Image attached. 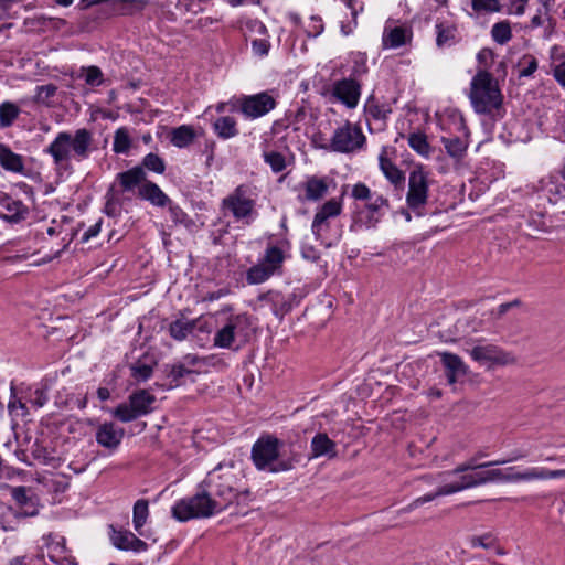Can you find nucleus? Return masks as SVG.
<instances>
[{"label":"nucleus","instance_id":"obj_1","mask_svg":"<svg viewBox=\"0 0 565 565\" xmlns=\"http://www.w3.org/2000/svg\"><path fill=\"white\" fill-rule=\"evenodd\" d=\"M95 149L93 132L79 128L74 134L60 131L44 149V153L52 157L56 171H68L72 169V160H86Z\"/></svg>","mask_w":565,"mask_h":565},{"label":"nucleus","instance_id":"obj_2","mask_svg":"<svg viewBox=\"0 0 565 565\" xmlns=\"http://www.w3.org/2000/svg\"><path fill=\"white\" fill-rule=\"evenodd\" d=\"M15 440L20 447L18 458L29 466L35 461L41 465H54V450L43 426H12Z\"/></svg>","mask_w":565,"mask_h":565},{"label":"nucleus","instance_id":"obj_3","mask_svg":"<svg viewBox=\"0 0 565 565\" xmlns=\"http://www.w3.org/2000/svg\"><path fill=\"white\" fill-rule=\"evenodd\" d=\"M469 98L477 114L502 116L503 95L498 81L486 70H479L470 82Z\"/></svg>","mask_w":565,"mask_h":565},{"label":"nucleus","instance_id":"obj_4","mask_svg":"<svg viewBox=\"0 0 565 565\" xmlns=\"http://www.w3.org/2000/svg\"><path fill=\"white\" fill-rule=\"evenodd\" d=\"M285 443L274 435L264 434L253 445L250 458L257 470L271 473L289 471L297 460L292 457L282 458L281 448Z\"/></svg>","mask_w":565,"mask_h":565},{"label":"nucleus","instance_id":"obj_5","mask_svg":"<svg viewBox=\"0 0 565 565\" xmlns=\"http://www.w3.org/2000/svg\"><path fill=\"white\" fill-rule=\"evenodd\" d=\"M257 199V186L252 183H242L222 200L221 207L227 210L235 221L250 224L256 214Z\"/></svg>","mask_w":565,"mask_h":565},{"label":"nucleus","instance_id":"obj_6","mask_svg":"<svg viewBox=\"0 0 565 565\" xmlns=\"http://www.w3.org/2000/svg\"><path fill=\"white\" fill-rule=\"evenodd\" d=\"M215 501L207 489L202 488L194 495L178 500L171 508L172 516L179 522L192 519H207L217 514Z\"/></svg>","mask_w":565,"mask_h":565},{"label":"nucleus","instance_id":"obj_7","mask_svg":"<svg viewBox=\"0 0 565 565\" xmlns=\"http://www.w3.org/2000/svg\"><path fill=\"white\" fill-rule=\"evenodd\" d=\"M488 483L487 481V472L482 469L472 470V472H467L460 476L459 481L445 483L439 486L435 491L424 494L422 497L413 500L408 505L401 510L402 513H408L418 507L433 501L434 499L452 494L465 489L479 487Z\"/></svg>","mask_w":565,"mask_h":565},{"label":"nucleus","instance_id":"obj_8","mask_svg":"<svg viewBox=\"0 0 565 565\" xmlns=\"http://www.w3.org/2000/svg\"><path fill=\"white\" fill-rule=\"evenodd\" d=\"M285 259L286 255L281 247L268 245L259 263L253 265L247 270V282L249 285H258L265 282L274 275H280Z\"/></svg>","mask_w":565,"mask_h":565},{"label":"nucleus","instance_id":"obj_9","mask_svg":"<svg viewBox=\"0 0 565 565\" xmlns=\"http://www.w3.org/2000/svg\"><path fill=\"white\" fill-rule=\"evenodd\" d=\"M366 137L362 129L349 120L338 126L331 138L329 149L338 153H354L365 147Z\"/></svg>","mask_w":565,"mask_h":565},{"label":"nucleus","instance_id":"obj_10","mask_svg":"<svg viewBox=\"0 0 565 565\" xmlns=\"http://www.w3.org/2000/svg\"><path fill=\"white\" fill-rule=\"evenodd\" d=\"M470 358L487 370L507 366L516 362L515 356L501 347L492 343H481L469 350Z\"/></svg>","mask_w":565,"mask_h":565},{"label":"nucleus","instance_id":"obj_11","mask_svg":"<svg viewBox=\"0 0 565 565\" xmlns=\"http://www.w3.org/2000/svg\"><path fill=\"white\" fill-rule=\"evenodd\" d=\"M250 326L252 321L248 315L232 316L227 323L214 334V345L222 349H232L237 338L246 340Z\"/></svg>","mask_w":565,"mask_h":565},{"label":"nucleus","instance_id":"obj_12","mask_svg":"<svg viewBox=\"0 0 565 565\" xmlns=\"http://www.w3.org/2000/svg\"><path fill=\"white\" fill-rule=\"evenodd\" d=\"M154 401L156 398L152 394L140 390L131 394L127 403H122L114 408L111 414L120 422H131L151 412Z\"/></svg>","mask_w":565,"mask_h":565},{"label":"nucleus","instance_id":"obj_13","mask_svg":"<svg viewBox=\"0 0 565 565\" xmlns=\"http://www.w3.org/2000/svg\"><path fill=\"white\" fill-rule=\"evenodd\" d=\"M205 484L209 488L207 490L212 497V500L215 501V508L218 513L234 503L235 499L249 495V490L247 489L243 491H237L234 489L231 478L226 476H218V481H216L214 477L211 476L205 481Z\"/></svg>","mask_w":565,"mask_h":565},{"label":"nucleus","instance_id":"obj_14","mask_svg":"<svg viewBox=\"0 0 565 565\" xmlns=\"http://www.w3.org/2000/svg\"><path fill=\"white\" fill-rule=\"evenodd\" d=\"M535 191L540 196L546 198L548 203L557 204L565 199V159L561 166L542 178L536 185Z\"/></svg>","mask_w":565,"mask_h":565},{"label":"nucleus","instance_id":"obj_15","mask_svg":"<svg viewBox=\"0 0 565 565\" xmlns=\"http://www.w3.org/2000/svg\"><path fill=\"white\" fill-rule=\"evenodd\" d=\"M201 364L200 356L195 354H185L181 360L167 364L166 372V384L167 388H174L185 383L186 377L199 372L195 367Z\"/></svg>","mask_w":565,"mask_h":565},{"label":"nucleus","instance_id":"obj_16","mask_svg":"<svg viewBox=\"0 0 565 565\" xmlns=\"http://www.w3.org/2000/svg\"><path fill=\"white\" fill-rule=\"evenodd\" d=\"M276 105V99L267 92L244 95L238 99L239 111L249 119H256L267 115Z\"/></svg>","mask_w":565,"mask_h":565},{"label":"nucleus","instance_id":"obj_17","mask_svg":"<svg viewBox=\"0 0 565 565\" xmlns=\"http://www.w3.org/2000/svg\"><path fill=\"white\" fill-rule=\"evenodd\" d=\"M427 196L428 173L423 167H417L409 173L406 203L411 210L418 211L426 204Z\"/></svg>","mask_w":565,"mask_h":565},{"label":"nucleus","instance_id":"obj_18","mask_svg":"<svg viewBox=\"0 0 565 565\" xmlns=\"http://www.w3.org/2000/svg\"><path fill=\"white\" fill-rule=\"evenodd\" d=\"M300 299L296 292L282 294L278 290H269L258 297L259 301H264L270 307L271 312L279 320H282L294 307L298 306Z\"/></svg>","mask_w":565,"mask_h":565},{"label":"nucleus","instance_id":"obj_19","mask_svg":"<svg viewBox=\"0 0 565 565\" xmlns=\"http://www.w3.org/2000/svg\"><path fill=\"white\" fill-rule=\"evenodd\" d=\"M332 94L348 108H355L361 95V85L355 78H343L334 82Z\"/></svg>","mask_w":565,"mask_h":565},{"label":"nucleus","instance_id":"obj_20","mask_svg":"<svg viewBox=\"0 0 565 565\" xmlns=\"http://www.w3.org/2000/svg\"><path fill=\"white\" fill-rule=\"evenodd\" d=\"M11 497L21 509L17 516L29 518L39 514V499L29 488L14 487L11 489Z\"/></svg>","mask_w":565,"mask_h":565},{"label":"nucleus","instance_id":"obj_21","mask_svg":"<svg viewBox=\"0 0 565 565\" xmlns=\"http://www.w3.org/2000/svg\"><path fill=\"white\" fill-rule=\"evenodd\" d=\"M24 398L26 397L18 396L15 387L11 385L8 413L13 424H17L18 422L29 424L34 420L33 417H31L32 408L28 405L29 402H25Z\"/></svg>","mask_w":565,"mask_h":565},{"label":"nucleus","instance_id":"obj_22","mask_svg":"<svg viewBox=\"0 0 565 565\" xmlns=\"http://www.w3.org/2000/svg\"><path fill=\"white\" fill-rule=\"evenodd\" d=\"M390 207L388 200L383 195H375L372 200L364 204V224L367 228H374L385 214V210Z\"/></svg>","mask_w":565,"mask_h":565},{"label":"nucleus","instance_id":"obj_23","mask_svg":"<svg viewBox=\"0 0 565 565\" xmlns=\"http://www.w3.org/2000/svg\"><path fill=\"white\" fill-rule=\"evenodd\" d=\"M110 541L113 545L121 551L143 552L148 545L142 540L138 539L130 531H116L111 527Z\"/></svg>","mask_w":565,"mask_h":565},{"label":"nucleus","instance_id":"obj_24","mask_svg":"<svg viewBox=\"0 0 565 565\" xmlns=\"http://www.w3.org/2000/svg\"><path fill=\"white\" fill-rule=\"evenodd\" d=\"M438 355L446 369V376L449 384H455L458 377L467 374L468 369L459 355L450 352H440Z\"/></svg>","mask_w":565,"mask_h":565},{"label":"nucleus","instance_id":"obj_25","mask_svg":"<svg viewBox=\"0 0 565 565\" xmlns=\"http://www.w3.org/2000/svg\"><path fill=\"white\" fill-rule=\"evenodd\" d=\"M138 196L158 207H164L170 204V198L157 183L148 179L141 186H139Z\"/></svg>","mask_w":565,"mask_h":565},{"label":"nucleus","instance_id":"obj_26","mask_svg":"<svg viewBox=\"0 0 565 565\" xmlns=\"http://www.w3.org/2000/svg\"><path fill=\"white\" fill-rule=\"evenodd\" d=\"M116 181L119 183L124 192H129L137 186H141L147 181V173L142 170V167L136 166L127 171L118 173L116 175Z\"/></svg>","mask_w":565,"mask_h":565},{"label":"nucleus","instance_id":"obj_27","mask_svg":"<svg viewBox=\"0 0 565 565\" xmlns=\"http://www.w3.org/2000/svg\"><path fill=\"white\" fill-rule=\"evenodd\" d=\"M379 164L381 171L392 184L395 186L404 184L405 174L392 160L388 159L386 147H383L379 154Z\"/></svg>","mask_w":565,"mask_h":565},{"label":"nucleus","instance_id":"obj_28","mask_svg":"<svg viewBox=\"0 0 565 565\" xmlns=\"http://www.w3.org/2000/svg\"><path fill=\"white\" fill-rule=\"evenodd\" d=\"M0 203L8 212V214L2 217L10 223H19L23 221L29 213L28 207L21 201L13 200L8 194H0Z\"/></svg>","mask_w":565,"mask_h":565},{"label":"nucleus","instance_id":"obj_29","mask_svg":"<svg viewBox=\"0 0 565 565\" xmlns=\"http://www.w3.org/2000/svg\"><path fill=\"white\" fill-rule=\"evenodd\" d=\"M412 39V33L403 26L385 28L382 36L384 49H398Z\"/></svg>","mask_w":565,"mask_h":565},{"label":"nucleus","instance_id":"obj_30","mask_svg":"<svg viewBox=\"0 0 565 565\" xmlns=\"http://www.w3.org/2000/svg\"><path fill=\"white\" fill-rule=\"evenodd\" d=\"M302 188L305 190V196L301 200L313 202L321 200L329 189L327 180L316 175L309 177L306 182L302 183Z\"/></svg>","mask_w":565,"mask_h":565},{"label":"nucleus","instance_id":"obj_31","mask_svg":"<svg viewBox=\"0 0 565 565\" xmlns=\"http://www.w3.org/2000/svg\"><path fill=\"white\" fill-rule=\"evenodd\" d=\"M124 437V429L119 426H99L96 431L97 443L106 448H116Z\"/></svg>","mask_w":565,"mask_h":565},{"label":"nucleus","instance_id":"obj_32","mask_svg":"<svg viewBox=\"0 0 565 565\" xmlns=\"http://www.w3.org/2000/svg\"><path fill=\"white\" fill-rule=\"evenodd\" d=\"M196 138L194 128L190 125H181L172 128L169 134V141L177 148H186L193 143Z\"/></svg>","mask_w":565,"mask_h":565},{"label":"nucleus","instance_id":"obj_33","mask_svg":"<svg viewBox=\"0 0 565 565\" xmlns=\"http://www.w3.org/2000/svg\"><path fill=\"white\" fill-rule=\"evenodd\" d=\"M0 166L10 172L23 173L24 163L22 156L13 152L8 146L0 143Z\"/></svg>","mask_w":565,"mask_h":565},{"label":"nucleus","instance_id":"obj_34","mask_svg":"<svg viewBox=\"0 0 565 565\" xmlns=\"http://www.w3.org/2000/svg\"><path fill=\"white\" fill-rule=\"evenodd\" d=\"M66 552L64 537L47 544V557L51 562L57 565H77Z\"/></svg>","mask_w":565,"mask_h":565},{"label":"nucleus","instance_id":"obj_35","mask_svg":"<svg viewBox=\"0 0 565 565\" xmlns=\"http://www.w3.org/2000/svg\"><path fill=\"white\" fill-rule=\"evenodd\" d=\"M312 457L327 456L334 458L337 456L335 444L326 435L318 434L311 440Z\"/></svg>","mask_w":565,"mask_h":565},{"label":"nucleus","instance_id":"obj_36","mask_svg":"<svg viewBox=\"0 0 565 565\" xmlns=\"http://www.w3.org/2000/svg\"><path fill=\"white\" fill-rule=\"evenodd\" d=\"M213 130L221 139H231L238 135L237 121L234 117L222 116L213 122Z\"/></svg>","mask_w":565,"mask_h":565},{"label":"nucleus","instance_id":"obj_37","mask_svg":"<svg viewBox=\"0 0 565 565\" xmlns=\"http://www.w3.org/2000/svg\"><path fill=\"white\" fill-rule=\"evenodd\" d=\"M436 29V45L438 47L451 46L458 42L457 28L448 22H438Z\"/></svg>","mask_w":565,"mask_h":565},{"label":"nucleus","instance_id":"obj_38","mask_svg":"<svg viewBox=\"0 0 565 565\" xmlns=\"http://www.w3.org/2000/svg\"><path fill=\"white\" fill-rule=\"evenodd\" d=\"M441 142L447 154L457 161L465 157L468 149V142L460 137H441Z\"/></svg>","mask_w":565,"mask_h":565},{"label":"nucleus","instance_id":"obj_39","mask_svg":"<svg viewBox=\"0 0 565 565\" xmlns=\"http://www.w3.org/2000/svg\"><path fill=\"white\" fill-rule=\"evenodd\" d=\"M364 111L369 118L385 121L392 113V108L386 104H380L376 98L371 95L366 99Z\"/></svg>","mask_w":565,"mask_h":565},{"label":"nucleus","instance_id":"obj_40","mask_svg":"<svg viewBox=\"0 0 565 565\" xmlns=\"http://www.w3.org/2000/svg\"><path fill=\"white\" fill-rule=\"evenodd\" d=\"M194 320L177 319L169 326V334L177 341H183L191 334L195 329Z\"/></svg>","mask_w":565,"mask_h":565},{"label":"nucleus","instance_id":"obj_41","mask_svg":"<svg viewBox=\"0 0 565 565\" xmlns=\"http://www.w3.org/2000/svg\"><path fill=\"white\" fill-rule=\"evenodd\" d=\"M408 146L419 156L429 158L431 154V147L424 132H412L407 137Z\"/></svg>","mask_w":565,"mask_h":565},{"label":"nucleus","instance_id":"obj_42","mask_svg":"<svg viewBox=\"0 0 565 565\" xmlns=\"http://www.w3.org/2000/svg\"><path fill=\"white\" fill-rule=\"evenodd\" d=\"M149 516V502L146 499H139L135 502L132 509V524L134 529L142 535L141 529L147 522Z\"/></svg>","mask_w":565,"mask_h":565},{"label":"nucleus","instance_id":"obj_43","mask_svg":"<svg viewBox=\"0 0 565 565\" xmlns=\"http://www.w3.org/2000/svg\"><path fill=\"white\" fill-rule=\"evenodd\" d=\"M131 137L127 127L118 128L114 134L113 151L117 154H127L131 148Z\"/></svg>","mask_w":565,"mask_h":565},{"label":"nucleus","instance_id":"obj_44","mask_svg":"<svg viewBox=\"0 0 565 565\" xmlns=\"http://www.w3.org/2000/svg\"><path fill=\"white\" fill-rule=\"evenodd\" d=\"M524 457H525V455L519 454V455H515L512 458L500 459V460L489 461V462H484V463H475V461H470V459H469L467 462L458 466L452 471V473H462V472H467L469 470H477V469H483V468L491 467V466L504 465V463H508V462H512V461L522 459Z\"/></svg>","mask_w":565,"mask_h":565},{"label":"nucleus","instance_id":"obj_45","mask_svg":"<svg viewBox=\"0 0 565 565\" xmlns=\"http://www.w3.org/2000/svg\"><path fill=\"white\" fill-rule=\"evenodd\" d=\"M138 167H142L143 171L148 170L158 174H162L166 171L164 160L153 152L146 154Z\"/></svg>","mask_w":565,"mask_h":565},{"label":"nucleus","instance_id":"obj_46","mask_svg":"<svg viewBox=\"0 0 565 565\" xmlns=\"http://www.w3.org/2000/svg\"><path fill=\"white\" fill-rule=\"evenodd\" d=\"M491 35L493 41L498 44L503 45L508 43L512 38L510 23L508 21H501L493 24L491 29Z\"/></svg>","mask_w":565,"mask_h":565},{"label":"nucleus","instance_id":"obj_47","mask_svg":"<svg viewBox=\"0 0 565 565\" xmlns=\"http://www.w3.org/2000/svg\"><path fill=\"white\" fill-rule=\"evenodd\" d=\"M487 472V481L491 482H515V470L513 467H510L505 470L502 469H488Z\"/></svg>","mask_w":565,"mask_h":565},{"label":"nucleus","instance_id":"obj_48","mask_svg":"<svg viewBox=\"0 0 565 565\" xmlns=\"http://www.w3.org/2000/svg\"><path fill=\"white\" fill-rule=\"evenodd\" d=\"M264 161L269 164L274 173H279L286 169V158L282 153L277 151H264Z\"/></svg>","mask_w":565,"mask_h":565},{"label":"nucleus","instance_id":"obj_49","mask_svg":"<svg viewBox=\"0 0 565 565\" xmlns=\"http://www.w3.org/2000/svg\"><path fill=\"white\" fill-rule=\"evenodd\" d=\"M19 108L12 103H3L0 105V126L9 127L19 116Z\"/></svg>","mask_w":565,"mask_h":565},{"label":"nucleus","instance_id":"obj_50","mask_svg":"<svg viewBox=\"0 0 565 565\" xmlns=\"http://www.w3.org/2000/svg\"><path fill=\"white\" fill-rule=\"evenodd\" d=\"M515 482L519 481H534V480H546V468L544 467H532L527 468L522 472L515 471Z\"/></svg>","mask_w":565,"mask_h":565},{"label":"nucleus","instance_id":"obj_51","mask_svg":"<svg viewBox=\"0 0 565 565\" xmlns=\"http://www.w3.org/2000/svg\"><path fill=\"white\" fill-rule=\"evenodd\" d=\"M342 212V203L338 199H330L322 206H320L317 213L330 218L339 216Z\"/></svg>","mask_w":565,"mask_h":565},{"label":"nucleus","instance_id":"obj_52","mask_svg":"<svg viewBox=\"0 0 565 565\" xmlns=\"http://www.w3.org/2000/svg\"><path fill=\"white\" fill-rule=\"evenodd\" d=\"M329 228H330V220L316 212L312 224H311V231H312V234L316 236V238L317 239L322 238L323 235L329 231Z\"/></svg>","mask_w":565,"mask_h":565},{"label":"nucleus","instance_id":"obj_53","mask_svg":"<svg viewBox=\"0 0 565 565\" xmlns=\"http://www.w3.org/2000/svg\"><path fill=\"white\" fill-rule=\"evenodd\" d=\"M471 7L476 12H499L501 10V6L499 0H471Z\"/></svg>","mask_w":565,"mask_h":565},{"label":"nucleus","instance_id":"obj_54","mask_svg":"<svg viewBox=\"0 0 565 565\" xmlns=\"http://www.w3.org/2000/svg\"><path fill=\"white\" fill-rule=\"evenodd\" d=\"M28 402L32 408V411H38L43 407L47 401V393L45 388H36L33 393H30L28 396Z\"/></svg>","mask_w":565,"mask_h":565},{"label":"nucleus","instance_id":"obj_55","mask_svg":"<svg viewBox=\"0 0 565 565\" xmlns=\"http://www.w3.org/2000/svg\"><path fill=\"white\" fill-rule=\"evenodd\" d=\"M85 74V83L89 86H99L103 83V72L98 66L82 67Z\"/></svg>","mask_w":565,"mask_h":565},{"label":"nucleus","instance_id":"obj_56","mask_svg":"<svg viewBox=\"0 0 565 565\" xmlns=\"http://www.w3.org/2000/svg\"><path fill=\"white\" fill-rule=\"evenodd\" d=\"M168 206H169L170 217L174 222V224H181V225L189 226L192 223L189 215L179 205L173 204L170 201V204H168Z\"/></svg>","mask_w":565,"mask_h":565},{"label":"nucleus","instance_id":"obj_57","mask_svg":"<svg viewBox=\"0 0 565 565\" xmlns=\"http://www.w3.org/2000/svg\"><path fill=\"white\" fill-rule=\"evenodd\" d=\"M351 195L354 200L363 201L365 203L375 196V194L371 192L370 188L362 182L353 185Z\"/></svg>","mask_w":565,"mask_h":565},{"label":"nucleus","instance_id":"obj_58","mask_svg":"<svg viewBox=\"0 0 565 565\" xmlns=\"http://www.w3.org/2000/svg\"><path fill=\"white\" fill-rule=\"evenodd\" d=\"M152 366L145 363H136L131 366L132 376L138 381H146L152 375Z\"/></svg>","mask_w":565,"mask_h":565},{"label":"nucleus","instance_id":"obj_59","mask_svg":"<svg viewBox=\"0 0 565 565\" xmlns=\"http://www.w3.org/2000/svg\"><path fill=\"white\" fill-rule=\"evenodd\" d=\"M57 87L54 84H46L36 87V100L46 104L56 94Z\"/></svg>","mask_w":565,"mask_h":565},{"label":"nucleus","instance_id":"obj_60","mask_svg":"<svg viewBox=\"0 0 565 565\" xmlns=\"http://www.w3.org/2000/svg\"><path fill=\"white\" fill-rule=\"evenodd\" d=\"M270 43L267 39H254L252 41L253 53L257 56H266L269 52Z\"/></svg>","mask_w":565,"mask_h":565},{"label":"nucleus","instance_id":"obj_61","mask_svg":"<svg viewBox=\"0 0 565 565\" xmlns=\"http://www.w3.org/2000/svg\"><path fill=\"white\" fill-rule=\"evenodd\" d=\"M494 60V53L491 49L484 47L480 50L477 54V61L480 65L483 66L482 70L488 71L487 68L491 66Z\"/></svg>","mask_w":565,"mask_h":565},{"label":"nucleus","instance_id":"obj_62","mask_svg":"<svg viewBox=\"0 0 565 565\" xmlns=\"http://www.w3.org/2000/svg\"><path fill=\"white\" fill-rule=\"evenodd\" d=\"M367 72L366 57L358 54L354 58V66L352 67L351 76L359 77Z\"/></svg>","mask_w":565,"mask_h":565},{"label":"nucleus","instance_id":"obj_63","mask_svg":"<svg viewBox=\"0 0 565 565\" xmlns=\"http://www.w3.org/2000/svg\"><path fill=\"white\" fill-rule=\"evenodd\" d=\"M523 61L526 62V66L520 71V77H530L537 70V60L533 55H525Z\"/></svg>","mask_w":565,"mask_h":565},{"label":"nucleus","instance_id":"obj_64","mask_svg":"<svg viewBox=\"0 0 565 565\" xmlns=\"http://www.w3.org/2000/svg\"><path fill=\"white\" fill-rule=\"evenodd\" d=\"M553 76L555 78V81L563 87L565 88V60L563 62H561L559 64H557L554 68H553Z\"/></svg>","mask_w":565,"mask_h":565}]
</instances>
